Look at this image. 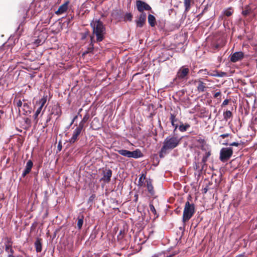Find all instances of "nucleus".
Wrapping results in <instances>:
<instances>
[{"label": "nucleus", "instance_id": "4be33fe9", "mask_svg": "<svg viewBox=\"0 0 257 257\" xmlns=\"http://www.w3.org/2000/svg\"><path fill=\"white\" fill-rule=\"evenodd\" d=\"M232 113L229 110H227L223 113V117L225 120L227 121L229 118L231 117Z\"/></svg>", "mask_w": 257, "mask_h": 257}, {"label": "nucleus", "instance_id": "cd10ccee", "mask_svg": "<svg viewBox=\"0 0 257 257\" xmlns=\"http://www.w3.org/2000/svg\"><path fill=\"white\" fill-rule=\"evenodd\" d=\"M250 9L248 7H246L245 8V10H244L243 11H242V14L243 15H244V16H246L247 15H248L250 13Z\"/></svg>", "mask_w": 257, "mask_h": 257}, {"label": "nucleus", "instance_id": "4468645a", "mask_svg": "<svg viewBox=\"0 0 257 257\" xmlns=\"http://www.w3.org/2000/svg\"><path fill=\"white\" fill-rule=\"evenodd\" d=\"M5 250L8 253L14 254V250L12 248V242L10 241H8L5 243Z\"/></svg>", "mask_w": 257, "mask_h": 257}, {"label": "nucleus", "instance_id": "20e7f679", "mask_svg": "<svg viewBox=\"0 0 257 257\" xmlns=\"http://www.w3.org/2000/svg\"><path fill=\"white\" fill-rule=\"evenodd\" d=\"M47 100V96L44 95L43 97L40 99L38 101H37L36 103V106H37L36 111L34 115V119L37 122L38 116L39 114L42 112V114L44 113L45 110V108H43Z\"/></svg>", "mask_w": 257, "mask_h": 257}, {"label": "nucleus", "instance_id": "7ed1b4c3", "mask_svg": "<svg viewBox=\"0 0 257 257\" xmlns=\"http://www.w3.org/2000/svg\"><path fill=\"white\" fill-rule=\"evenodd\" d=\"M195 212V208L193 204H190L189 201L185 203L183 214V221H188L193 216Z\"/></svg>", "mask_w": 257, "mask_h": 257}, {"label": "nucleus", "instance_id": "f03ea898", "mask_svg": "<svg viewBox=\"0 0 257 257\" xmlns=\"http://www.w3.org/2000/svg\"><path fill=\"white\" fill-rule=\"evenodd\" d=\"M180 141L181 138L175 135L167 137L163 142V145L160 153V157H163L164 155L166 154L168 151L177 147L180 144Z\"/></svg>", "mask_w": 257, "mask_h": 257}, {"label": "nucleus", "instance_id": "ea45409f", "mask_svg": "<svg viewBox=\"0 0 257 257\" xmlns=\"http://www.w3.org/2000/svg\"><path fill=\"white\" fill-rule=\"evenodd\" d=\"M77 116H75L73 118V119H72V121H71V124H70L71 125L72 124H73V122H74L75 120L77 118Z\"/></svg>", "mask_w": 257, "mask_h": 257}, {"label": "nucleus", "instance_id": "c9c22d12", "mask_svg": "<svg viewBox=\"0 0 257 257\" xmlns=\"http://www.w3.org/2000/svg\"><path fill=\"white\" fill-rule=\"evenodd\" d=\"M228 99H225L223 102H222V105H226L228 104Z\"/></svg>", "mask_w": 257, "mask_h": 257}, {"label": "nucleus", "instance_id": "58836bf2", "mask_svg": "<svg viewBox=\"0 0 257 257\" xmlns=\"http://www.w3.org/2000/svg\"><path fill=\"white\" fill-rule=\"evenodd\" d=\"M235 257H245V255L244 253H242L236 255Z\"/></svg>", "mask_w": 257, "mask_h": 257}, {"label": "nucleus", "instance_id": "5701e85b", "mask_svg": "<svg viewBox=\"0 0 257 257\" xmlns=\"http://www.w3.org/2000/svg\"><path fill=\"white\" fill-rule=\"evenodd\" d=\"M233 13V10L231 8H229L223 11V14L227 17L230 16Z\"/></svg>", "mask_w": 257, "mask_h": 257}, {"label": "nucleus", "instance_id": "bb28decb", "mask_svg": "<svg viewBox=\"0 0 257 257\" xmlns=\"http://www.w3.org/2000/svg\"><path fill=\"white\" fill-rule=\"evenodd\" d=\"M83 223V217L78 218V222H77V227L78 229H81Z\"/></svg>", "mask_w": 257, "mask_h": 257}, {"label": "nucleus", "instance_id": "b1692460", "mask_svg": "<svg viewBox=\"0 0 257 257\" xmlns=\"http://www.w3.org/2000/svg\"><path fill=\"white\" fill-rule=\"evenodd\" d=\"M147 186L148 191L152 194L153 193V187L150 181H147Z\"/></svg>", "mask_w": 257, "mask_h": 257}, {"label": "nucleus", "instance_id": "2f4dec72", "mask_svg": "<svg viewBox=\"0 0 257 257\" xmlns=\"http://www.w3.org/2000/svg\"><path fill=\"white\" fill-rule=\"evenodd\" d=\"M23 102H22L21 100H19L17 103V106L19 107V111H20L21 110V108L23 106Z\"/></svg>", "mask_w": 257, "mask_h": 257}, {"label": "nucleus", "instance_id": "423d86ee", "mask_svg": "<svg viewBox=\"0 0 257 257\" xmlns=\"http://www.w3.org/2000/svg\"><path fill=\"white\" fill-rule=\"evenodd\" d=\"M233 153L232 150L230 148H225L221 150L220 153V159L222 161L229 159Z\"/></svg>", "mask_w": 257, "mask_h": 257}, {"label": "nucleus", "instance_id": "37998d69", "mask_svg": "<svg viewBox=\"0 0 257 257\" xmlns=\"http://www.w3.org/2000/svg\"><path fill=\"white\" fill-rule=\"evenodd\" d=\"M38 40H37L36 42H35V43L37 45H40V43L41 42L40 41H39V42H38Z\"/></svg>", "mask_w": 257, "mask_h": 257}, {"label": "nucleus", "instance_id": "a18cd8bd", "mask_svg": "<svg viewBox=\"0 0 257 257\" xmlns=\"http://www.w3.org/2000/svg\"><path fill=\"white\" fill-rule=\"evenodd\" d=\"M213 76H217V75H215V74H213Z\"/></svg>", "mask_w": 257, "mask_h": 257}, {"label": "nucleus", "instance_id": "dca6fc26", "mask_svg": "<svg viewBox=\"0 0 257 257\" xmlns=\"http://www.w3.org/2000/svg\"><path fill=\"white\" fill-rule=\"evenodd\" d=\"M198 85L197 87V90L201 92L205 91L206 88V84L200 80L198 81Z\"/></svg>", "mask_w": 257, "mask_h": 257}, {"label": "nucleus", "instance_id": "a19ab883", "mask_svg": "<svg viewBox=\"0 0 257 257\" xmlns=\"http://www.w3.org/2000/svg\"><path fill=\"white\" fill-rule=\"evenodd\" d=\"M8 257H15V256L13 255V254L9 253L8 255Z\"/></svg>", "mask_w": 257, "mask_h": 257}, {"label": "nucleus", "instance_id": "a211bd4d", "mask_svg": "<svg viewBox=\"0 0 257 257\" xmlns=\"http://www.w3.org/2000/svg\"><path fill=\"white\" fill-rule=\"evenodd\" d=\"M148 22L151 27L155 26L156 24V19L155 17L151 14L148 16Z\"/></svg>", "mask_w": 257, "mask_h": 257}, {"label": "nucleus", "instance_id": "ddd939ff", "mask_svg": "<svg viewBox=\"0 0 257 257\" xmlns=\"http://www.w3.org/2000/svg\"><path fill=\"white\" fill-rule=\"evenodd\" d=\"M33 166V162L31 160H29L26 164V168L24 169L22 176L25 177L27 174L29 173L31 171Z\"/></svg>", "mask_w": 257, "mask_h": 257}, {"label": "nucleus", "instance_id": "0eeeda50", "mask_svg": "<svg viewBox=\"0 0 257 257\" xmlns=\"http://www.w3.org/2000/svg\"><path fill=\"white\" fill-rule=\"evenodd\" d=\"M136 6L138 10L142 13L144 11H149L151 10V7L144 2L141 1H137L136 3Z\"/></svg>", "mask_w": 257, "mask_h": 257}, {"label": "nucleus", "instance_id": "c756f323", "mask_svg": "<svg viewBox=\"0 0 257 257\" xmlns=\"http://www.w3.org/2000/svg\"><path fill=\"white\" fill-rule=\"evenodd\" d=\"M125 20L131 21L132 20V15L130 13H126L124 17Z\"/></svg>", "mask_w": 257, "mask_h": 257}, {"label": "nucleus", "instance_id": "49530a36", "mask_svg": "<svg viewBox=\"0 0 257 257\" xmlns=\"http://www.w3.org/2000/svg\"><path fill=\"white\" fill-rule=\"evenodd\" d=\"M171 255L167 256V257H171Z\"/></svg>", "mask_w": 257, "mask_h": 257}, {"label": "nucleus", "instance_id": "e433bc0d", "mask_svg": "<svg viewBox=\"0 0 257 257\" xmlns=\"http://www.w3.org/2000/svg\"><path fill=\"white\" fill-rule=\"evenodd\" d=\"M172 125L174 127V131H175L178 127L179 128L178 124H176L175 123H173V124H172Z\"/></svg>", "mask_w": 257, "mask_h": 257}, {"label": "nucleus", "instance_id": "f704fd0d", "mask_svg": "<svg viewBox=\"0 0 257 257\" xmlns=\"http://www.w3.org/2000/svg\"><path fill=\"white\" fill-rule=\"evenodd\" d=\"M231 146H238L239 145V144L237 142H233L229 144Z\"/></svg>", "mask_w": 257, "mask_h": 257}, {"label": "nucleus", "instance_id": "79ce46f5", "mask_svg": "<svg viewBox=\"0 0 257 257\" xmlns=\"http://www.w3.org/2000/svg\"><path fill=\"white\" fill-rule=\"evenodd\" d=\"M61 148H62L60 144H59L58 146V149L59 151H61Z\"/></svg>", "mask_w": 257, "mask_h": 257}, {"label": "nucleus", "instance_id": "473e14b6", "mask_svg": "<svg viewBox=\"0 0 257 257\" xmlns=\"http://www.w3.org/2000/svg\"><path fill=\"white\" fill-rule=\"evenodd\" d=\"M210 155V152H207V153H206V155H205V156H204V157H203V159H202L203 162L205 163V162L207 161V159L208 157Z\"/></svg>", "mask_w": 257, "mask_h": 257}, {"label": "nucleus", "instance_id": "f3484780", "mask_svg": "<svg viewBox=\"0 0 257 257\" xmlns=\"http://www.w3.org/2000/svg\"><path fill=\"white\" fill-rule=\"evenodd\" d=\"M21 109L24 111V114H26L28 112H31L30 106L29 104L26 102H24Z\"/></svg>", "mask_w": 257, "mask_h": 257}, {"label": "nucleus", "instance_id": "de8ad7c7", "mask_svg": "<svg viewBox=\"0 0 257 257\" xmlns=\"http://www.w3.org/2000/svg\"><path fill=\"white\" fill-rule=\"evenodd\" d=\"M256 178H257V176H256Z\"/></svg>", "mask_w": 257, "mask_h": 257}, {"label": "nucleus", "instance_id": "6e6552de", "mask_svg": "<svg viewBox=\"0 0 257 257\" xmlns=\"http://www.w3.org/2000/svg\"><path fill=\"white\" fill-rule=\"evenodd\" d=\"M81 126H78L73 131L72 137L69 139V142L70 144L74 143L78 139V137L81 133L82 130Z\"/></svg>", "mask_w": 257, "mask_h": 257}, {"label": "nucleus", "instance_id": "72a5a7b5", "mask_svg": "<svg viewBox=\"0 0 257 257\" xmlns=\"http://www.w3.org/2000/svg\"><path fill=\"white\" fill-rule=\"evenodd\" d=\"M228 136H229V134H224L221 135L220 136V137L224 139V138H226V137H227Z\"/></svg>", "mask_w": 257, "mask_h": 257}, {"label": "nucleus", "instance_id": "1a4fd4ad", "mask_svg": "<svg viewBox=\"0 0 257 257\" xmlns=\"http://www.w3.org/2000/svg\"><path fill=\"white\" fill-rule=\"evenodd\" d=\"M244 57V53L242 52H236L230 55V61L232 62H236L241 60Z\"/></svg>", "mask_w": 257, "mask_h": 257}, {"label": "nucleus", "instance_id": "a878e982", "mask_svg": "<svg viewBox=\"0 0 257 257\" xmlns=\"http://www.w3.org/2000/svg\"><path fill=\"white\" fill-rule=\"evenodd\" d=\"M146 176L144 174H142L139 178V185L142 186L144 183V181L145 179Z\"/></svg>", "mask_w": 257, "mask_h": 257}, {"label": "nucleus", "instance_id": "6ab92c4d", "mask_svg": "<svg viewBox=\"0 0 257 257\" xmlns=\"http://www.w3.org/2000/svg\"><path fill=\"white\" fill-rule=\"evenodd\" d=\"M192 2V0H184L185 11L186 12H188L190 9Z\"/></svg>", "mask_w": 257, "mask_h": 257}, {"label": "nucleus", "instance_id": "393cba45", "mask_svg": "<svg viewBox=\"0 0 257 257\" xmlns=\"http://www.w3.org/2000/svg\"><path fill=\"white\" fill-rule=\"evenodd\" d=\"M88 117L86 115L84 116L82 119V120L79 122L78 126H81V128H83L84 123L87 121Z\"/></svg>", "mask_w": 257, "mask_h": 257}, {"label": "nucleus", "instance_id": "412c9836", "mask_svg": "<svg viewBox=\"0 0 257 257\" xmlns=\"http://www.w3.org/2000/svg\"><path fill=\"white\" fill-rule=\"evenodd\" d=\"M189 127H190V125L189 124H188V123H186V124L181 123L179 126V131L180 132H184L186 131Z\"/></svg>", "mask_w": 257, "mask_h": 257}, {"label": "nucleus", "instance_id": "c03bdc74", "mask_svg": "<svg viewBox=\"0 0 257 257\" xmlns=\"http://www.w3.org/2000/svg\"><path fill=\"white\" fill-rule=\"evenodd\" d=\"M152 257H158V255L157 254H155L153 256H152Z\"/></svg>", "mask_w": 257, "mask_h": 257}, {"label": "nucleus", "instance_id": "9b49d317", "mask_svg": "<svg viewBox=\"0 0 257 257\" xmlns=\"http://www.w3.org/2000/svg\"><path fill=\"white\" fill-rule=\"evenodd\" d=\"M146 20V14L145 13H142L140 15L139 19L136 21L137 26L141 28L143 26Z\"/></svg>", "mask_w": 257, "mask_h": 257}, {"label": "nucleus", "instance_id": "c85d7f7f", "mask_svg": "<svg viewBox=\"0 0 257 257\" xmlns=\"http://www.w3.org/2000/svg\"><path fill=\"white\" fill-rule=\"evenodd\" d=\"M170 119L171 122V124H173V123H175L177 121V119L176 118V116L174 114L171 113Z\"/></svg>", "mask_w": 257, "mask_h": 257}, {"label": "nucleus", "instance_id": "4c0bfd02", "mask_svg": "<svg viewBox=\"0 0 257 257\" xmlns=\"http://www.w3.org/2000/svg\"><path fill=\"white\" fill-rule=\"evenodd\" d=\"M220 95V92H216L214 95V97L215 98H216L218 96H219V95Z\"/></svg>", "mask_w": 257, "mask_h": 257}, {"label": "nucleus", "instance_id": "9d476101", "mask_svg": "<svg viewBox=\"0 0 257 257\" xmlns=\"http://www.w3.org/2000/svg\"><path fill=\"white\" fill-rule=\"evenodd\" d=\"M69 4V2L66 1L63 5H61L58 10L55 12V14L57 15H60L66 12L68 8Z\"/></svg>", "mask_w": 257, "mask_h": 257}, {"label": "nucleus", "instance_id": "f257e3e1", "mask_svg": "<svg viewBox=\"0 0 257 257\" xmlns=\"http://www.w3.org/2000/svg\"><path fill=\"white\" fill-rule=\"evenodd\" d=\"M90 26L93 30V36L90 38V45L91 49H93L94 43L95 42L94 36H95L96 37V42L102 41L105 34V28L102 22L97 19L92 20L90 23Z\"/></svg>", "mask_w": 257, "mask_h": 257}, {"label": "nucleus", "instance_id": "f8f14e48", "mask_svg": "<svg viewBox=\"0 0 257 257\" xmlns=\"http://www.w3.org/2000/svg\"><path fill=\"white\" fill-rule=\"evenodd\" d=\"M189 71L188 68L181 67L177 73V77L179 79H183L188 75Z\"/></svg>", "mask_w": 257, "mask_h": 257}, {"label": "nucleus", "instance_id": "2eb2a0df", "mask_svg": "<svg viewBox=\"0 0 257 257\" xmlns=\"http://www.w3.org/2000/svg\"><path fill=\"white\" fill-rule=\"evenodd\" d=\"M111 175L112 171L110 169H108L104 173L102 179L104 181L108 182L110 181Z\"/></svg>", "mask_w": 257, "mask_h": 257}, {"label": "nucleus", "instance_id": "aec40b11", "mask_svg": "<svg viewBox=\"0 0 257 257\" xmlns=\"http://www.w3.org/2000/svg\"><path fill=\"white\" fill-rule=\"evenodd\" d=\"M35 246L36 248V250L37 252H41L42 250V244L41 241L37 239L35 242Z\"/></svg>", "mask_w": 257, "mask_h": 257}, {"label": "nucleus", "instance_id": "7c9ffc66", "mask_svg": "<svg viewBox=\"0 0 257 257\" xmlns=\"http://www.w3.org/2000/svg\"><path fill=\"white\" fill-rule=\"evenodd\" d=\"M149 206H150V211L154 214H156V210L155 209V207L154 206V205L152 204H150L149 205Z\"/></svg>", "mask_w": 257, "mask_h": 257}, {"label": "nucleus", "instance_id": "39448f33", "mask_svg": "<svg viewBox=\"0 0 257 257\" xmlns=\"http://www.w3.org/2000/svg\"><path fill=\"white\" fill-rule=\"evenodd\" d=\"M117 152L120 155L128 158L137 159L141 158L143 156L142 153L139 149H137L132 152L126 150L122 149L118 150Z\"/></svg>", "mask_w": 257, "mask_h": 257}]
</instances>
